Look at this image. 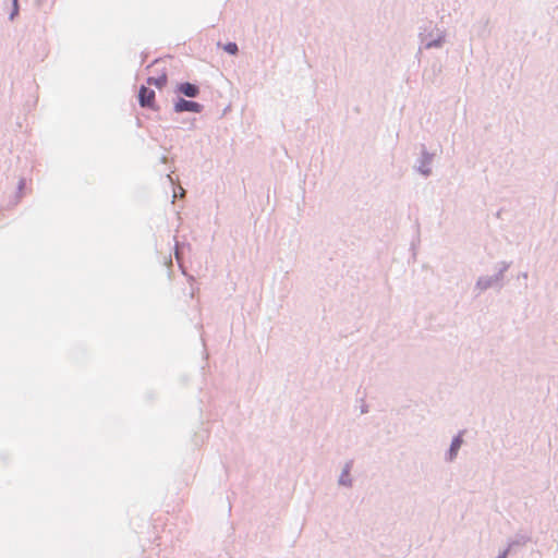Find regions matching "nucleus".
Instances as JSON below:
<instances>
[{"label":"nucleus","mask_w":558,"mask_h":558,"mask_svg":"<svg viewBox=\"0 0 558 558\" xmlns=\"http://www.w3.org/2000/svg\"><path fill=\"white\" fill-rule=\"evenodd\" d=\"M179 92L187 97H196L198 95V87L191 83H182L178 87Z\"/></svg>","instance_id":"3"},{"label":"nucleus","mask_w":558,"mask_h":558,"mask_svg":"<svg viewBox=\"0 0 558 558\" xmlns=\"http://www.w3.org/2000/svg\"><path fill=\"white\" fill-rule=\"evenodd\" d=\"M147 82L150 85L154 84L157 87L161 88L167 83V75L163 73L157 78L149 77Z\"/></svg>","instance_id":"4"},{"label":"nucleus","mask_w":558,"mask_h":558,"mask_svg":"<svg viewBox=\"0 0 558 558\" xmlns=\"http://www.w3.org/2000/svg\"><path fill=\"white\" fill-rule=\"evenodd\" d=\"M138 99L142 107H154L155 92L142 86L138 93Z\"/></svg>","instance_id":"2"},{"label":"nucleus","mask_w":558,"mask_h":558,"mask_svg":"<svg viewBox=\"0 0 558 558\" xmlns=\"http://www.w3.org/2000/svg\"><path fill=\"white\" fill-rule=\"evenodd\" d=\"M174 110L177 112H183V111L199 112L202 110V106L195 101L179 99L174 105Z\"/></svg>","instance_id":"1"},{"label":"nucleus","mask_w":558,"mask_h":558,"mask_svg":"<svg viewBox=\"0 0 558 558\" xmlns=\"http://www.w3.org/2000/svg\"><path fill=\"white\" fill-rule=\"evenodd\" d=\"M462 444V440L461 438L457 437L452 444H451V448H450V452H451V458H453V456L457 454V451L459 450L460 446Z\"/></svg>","instance_id":"5"},{"label":"nucleus","mask_w":558,"mask_h":558,"mask_svg":"<svg viewBox=\"0 0 558 558\" xmlns=\"http://www.w3.org/2000/svg\"><path fill=\"white\" fill-rule=\"evenodd\" d=\"M225 50L231 54H235L238 52V46L234 43H229L225 46Z\"/></svg>","instance_id":"6"}]
</instances>
